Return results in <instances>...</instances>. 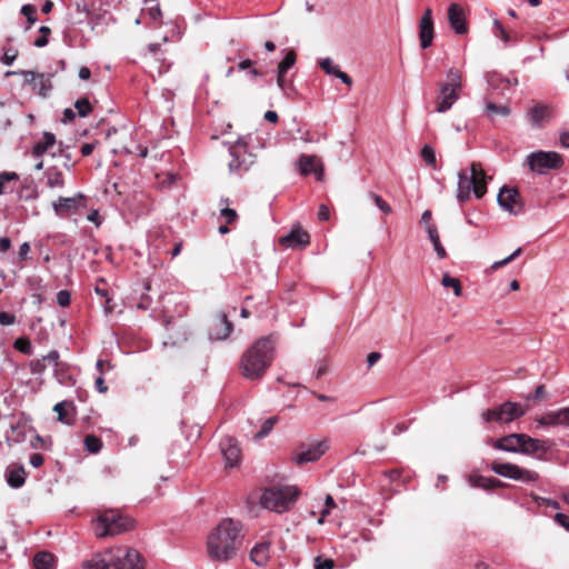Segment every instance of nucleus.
<instances>
[{
  "instance_id": "54",
  "label": "nucleus",
  "mask_w": 569,
  "mask_h": 569,
  "mask_svg": "<svg viewBox=\"0 0 569 569\" xmlns=\"http://www.w3.org/2000/svg\"><path fill=\"white\" fill-rule=\"evenodd\" d=\"M555 520L557 523H559L561 527H563L567 531H569V516L558 512L555 516Z\"/></svg>"
},
{
  "instance_id": "19",
  "label": "nucleus",
  "mask_w": 569,
  "mask_h": 569,
  "mask_svg": "<svg viewBox=\"0 0 569 569\" xmlns=\"http://www.w3.org/2000/svg\"><path fill=\"white\" fill-rule=\"evenodd\" d=\"M233 329L232 323L229 321L226 313H219L214 326L209 331V337L212 340H224L229 337Z\"/></svg>"
},
{
  "instance_id": "21",
  "label": "nucleus",
  "mask_w": 569,
  "mask_h": 569,
  "mask_svg": "<svg viewBox=\"0 0 569 569\" xmlns=\"http://www.w3.org/2000/svg\"><path fill=\"white\" fill-rule=\"evenodd\" d=\"M299 171L302 176L315 173L317 180H321L323 176L322 166L317 162L315 156L302 154L298 160Z\"/></svg>"
},
{
  "instance_id": "48",
  "label": "nucleus",
  "mask_w": 569,
  "mask_h": 569,
  "mask_svg": "<svg viewBox=\"0 0 569 569\" xmlns=\"http://www.w3.org/2000/svg\"><path fill=\"white\" fill-rule=\"evenodd\" d=\"M14 348L17 350L21 351L22 353H26V355L31 353V342L28 339H23V338L17 339L14 341Z\"/></svg>"
},
{
  "instance_id": "59",
  "label": "nucleus",
  "mask_w": 569,
  "mask_h": 569,
  "mask_svg": "<svg viewBox=\"0 0 569 569\" xmlns=\"http://www.w3.org/2000/svg\"><path fill=\"white\" fill-rule=\"evenodd\" d=\"M94 386H96V389L100 392V393H104L107 392L108 390V387L104 382V379L102 378V376L100 375L96 381H94Z\"/></svg>"
},
{
  "instance_id": "53",
  "label": "nucleus",
  "mask_w": 569,
  "mask_h": 569,
  "mask_svg": "<svg viewBox=\"0 0 569 569\" xmlns=\"http://www.w3.org/2000/svg\"><path fill=\"white\" fill-rule=\"evenodd\" d=\"M560 426L569 427V407L558 410Z\"/></svg>"
},
{
  "instance_id": "27",
  "label": "nucleus",
  "mask_w": 569,
  "mask_h": 569,
  "mask_svg": "<svg viewBox=\"0 0 569 569\" xmlns=\"http://www.w3.org/2000/svg\"><path fill=\"white\" fill-rule=\"evenodd\" d=\"M530 123L536 128H541L543 122L549 117V111L546 106L536 104L528 112Z\"/></svg>"
},
{
  "instance_id": "15",
  "label": "nucleus",
  "mask_w": 569,
  "mask_h": 569,
  "mask_svg": "<svg viewBox=\"0 0 569 569\" xmlns=\"http://www.w3.org/2000/svg\"><path fill=\"white\" fill-rule=\"evenodd\" d=\"M435 38L432 10L427 8L419 22V40L422 49L431 47Z\"/></svg>"
},
{
  "instance_id": "10",
  "label": "nucleus",
  "mask_w": 569,
  "mask_h": 569,
  "mask_svg": "<svg viewBox=\"0 0 569 569\" xmlns=\"http://www.w3.org/2000/svg\"><path fill=\"white\" fill-rule=\"evenodd\" d=\"M20 74L23 77V84L30 86L31 90L40 97L47 98L52 90L51 79L53 73H38L30 70L8 71L6 76Z\"/></svg>"
},
{
  "instance_id": "13",
  "label": "nucleus",
  "mask_w": 569,
  "mask_h": 569,
  "mask_svg": "<svg viewBox=\"0 0 569 569\" xmlns=\"http://www.w3.org/2000/svg\"><path fill=\"white\" fill-rule=\"evenodd\" d=\"M328 443L325 440L316 441L310 445H301L292 457L297 465L315 462L328 450Z\"/></svg>"
},
{
  "instance_id": "7",
  "label": "nucleus",
  "mask_w": 569,
  "mask_h": 569,
  "mask_svg": "<svg viewBox=\"0 0 569 569\" xmlns=\"http://www.w3.org/2000/svg\"><path fill=\"white\" fill-rule=\"evenodd\" d=\"M447 80L439 83V97L436 111L445 113L459 100L462 89V74L457 68L447 71Z\"/></svg>"
},
{
  "instance_id": "57",
  "label": "nucleus",
  "mask_w": 569,
  "mask_h": 569,
  "mask_svg": "<svg viewBox=\"0 0 569 569\" xmlns=\"http://www.w3.org/2000/svg\"><path fill=\"white\" fill-rule=\"evenodd\" d=\"M330 217V212H329V209L326 204H321L319 207V211H318V219L320 221H327Z\"/></svg>"
},
{
  "instance_id": "32",
  "label": "nucleus",
  "mask_w": 569,
  "mask_h": 569,
  "mask_svg": "<svg viewBox=\"0 0 569 569\" xmlns=\"http://www.w3.org/2000/svg\"><path fill=\"white\" fill-rule=\"evenodd\" d=\"M67 408L73 409V402L67 400L58 402L54 405L53 411L58 413V420L60 422L71 426L74 421L67 417Z\"/></svg>"
},
{
  "instance_id": "17",
  "label": "nucleus",
  "mask_w": 569,
  "mask_h": 569,
  "mask_svg": "<svg viewBox=\"0 0 569 569\" xmlns=\"http://www.w3.org/2000/svg\"><path fill=\"white\" fill-rule=\"evenodd\" d=\"M448 22L450 28L457 34H465L468 32V24L466 21V12L458 3H451L448 8Z\"/></svg>"
},
{
  "instance_id": "60",
  "label": "nucleus",
  "mask_w": 569,
  "mask_h": 569,
  "mask_svg": "<svg viewBox=\"0 0 569 569\" xmlns=\"http://www.w3.org/2000/svg\"><path fill=\"white\" fill-rule=\"evenodd\" d=\"M18 179H19V176L16 172L4 171V172L0 173V180H2L4 183L12 181V180H18Z\"/></svg>"
},
{
  "instance_id": "42",
  "label": "nucleus",
  "mask_w": 569,
  "mask_h": 569,
  "mask_svg": "<svg viewBox=\"0 0 569 569\" xmlns=\"http://www.w3.org/2000/svg\"><path fill=\"white\" fill-rule=\"evenodd\" d=\"M468 482L473 488H481L488 490L489 478L480 475H471L468 478Z\"/></svg>"
},
{
  "instance_id": "12",
  "label": "nucleus",
  "mask_w": 569,
  "mask_h": 569,
  "mask_svg": "<svg viewBox=\"0 0 569 569\" xmlns=\"http://www.w3.org/2000/svg\"><path fill=\"white\" fill-rule=\"evenodd\" d=\"M231 160L228 163L230 173L238 176L247 172L254 163V156L248 151L247 146L240 141L230 148Z\"/></svg>"
},
{
  "instance_id": "35",
  "label": "nucleus",
  "mask_w": 569,
  "mask_h": 569,
  "mask_svg": "<svg viewBox=\"0 0 569 569\" xmlns=\"http://www.w3.org/2000/svg\"><path fill=\"white\" fill-rule=\"evenodd\" d=\"M486 111L488 113V116L490 117H493L496 114H500L502 117H507L510 114V108L506 104L503 106H498L496 103H492V102H488L486 104Z\"/></svg>"
},
{
  "instance_id": "29",
  "label": "nucleus",
  "mask_w": 569,
  "mask_h": 569,
  "mask_svg": "<svg viewBox=\"0 0 569 569\" xmlns=\"http://www.w3.org/2000/svg\"><path fill=\"white\" fill-rule=\"evenodd\" d=\"M427 233L428 237L433 246V249L438 256L439 259H445L447 257L446 249L441 244L440 237L437 230L436 224H428L427 226Z\"/></svg>"
},
{
  "instance_id": "11",
  "label": "nucleus",
  "mask_w": 569,
  "mask_h": 569,
  "mask_svg": "<svg viewBox=\"0 0 569 569\" xmlns=\"http://www.w3.org/2000/svg\"><path fill=\"white\" fill-rule=\"evenodd\" d=\"M490 469L505 478L526 483L537 482L539 473L509 462H492Z\"/></svg>"
},
{
  "instance_id": "40",
  "label": "nucleus",
  "mask_w": 569,
  "mask_h": 569,
  "mask_svg": "<svg viewBox=\"0 0 569 569\" xmlns=\"http://www.w3.org/2000/svg\"><path fill=\"white\" fill-rule=\"evenodd\" d=\"M421 158L426 162V164L436 168V153L432 147L426 144L421 149Z\"/></svg>"
},
{
  "instance_id": "39",
  "label": "nucleus",
  "mask_w": 569,
  "mask_h": 569,
  "mask_svg": "<svg viewBox=\"0 0 569 569\" xmlns=\"http://www.w3.org/2000/svg\"><path fill=\"white\" fill-rule=\"evenodd\" d=\"M20 12L27 18L28 27L26 30H28L37 21V9L32 4H23Z\"/></svg>"
},
{
  "instance_id": "8",
  "label": "nucleus",
  "mask_w": 569,
  "mask_h": 569,
  "mask_svg": "<svg viewBox=\"0 0 569 569\" xmlns=\"http://www.w3.org/2000/svg\"><path fill=\"white\" fill-rule=\"evenodd\" d=\"M526 163L532 172L547 174L551 170L560 169L565 162L556 151H536L527 156Z\"/></svg>"
},
{
  "instance_id": "52",
  "label": "nucleus",
  "mask_w": 569,
  "mask_h": 569,
  "mask_svg": "<svg viewBox=\"0 0 569 569\" xmlns=\"http://www.w3.org/2000/svg\"><path fill=\"white\" fill-rule=\"evenodd\" d=\"M16 322V317L9 312L1 311L0 312V325L1 326H10Z\"/></svg>"
},
{
  "instance_id": "58",
  "label": "nucleus",
  "mask_w": 569,
  "mask_h": 569,
  "mask_svg": "<svg viewBox=\"0 0 569 569\" xmlns=\"http://www.w3.org/2000/svg\"><path fill=\"white\" fill-rule=\"evenodd\" d=\"M380 359H381V353L380 352H371V353H369L368 357H367L368 368H371L372 366H375Z\"/></svg>"
},
{
  "instance_id": "55",
  "label": "nucleus",
  "mask_w": 569,
  "mask_h": 569,
  "mask_svg": "<svg viewBox=\"0 0 569 569\" xmlns=\"http://www.w3.org/2000/svg\"><path fill=\"white\" fill-rule=\"evenodd\" d=\"M43 456L41 453H32L30 457V465L33 468H39L43 465Z\"/></svg>"
},
{
  "instance_id": "33",
  "label": "nucleus",
  "mask_w": 569,
  "mask_h": 569,
  "mask_svg": "<svg viewBox=\"0 0 569 569\" xmlns=\"http://www.w3.org/2000/svg\"><path fill=\"white\" fill-rule=\"evenodd\" d=\"M441 284L446 288H451L456 297L462 295V287L459 279L451 277L449 273L442 276Z\"/></svg>"
},
{
  "instance_id": "62",
  "label": "nucleus",
  "mask_w": 569,
  "mask_h": 569,
  "mask_svg": "<svg viewBox=\"0 0 569 569\" xmlns=\"http://www.w3.org/2000/svg\"><path fill=\"white\" fill-rule=\"evenodd\" d=\"M96 144L97 143H84L82 147H81V153L83 157H88L90 156L94 148H96Z\"/></svg>"
},
{
  "instance_id": "9",
  "label": "nucleus",
  "mask_w": 569,
  "mask_h": 569,
  "mask_svg": "<svg viewBox=\"0 0 569 569\" xmlns=\"http://www.w3.org/2000/svg\"><path fill=\"white\" fill-rule=\"evenodd\" d=\"M526 411L522 407L512 401H506L492 409H488L481 413V418L485 422H498L508 423L517 418L522 417Z\"/></svg>"
},
{
  "instance_id": "23",
  "label": "nucleus",
  "mask_w": 569,
  "mask_h": 569,
  "mask_svg": "<svg viewBox=\"0 0 569 569\" xmlns=\"http://www.w3.org/2000/svg\"><path fill=\"white\" fill-rule=\"evenodd\" d=\"M270 559V542L262 541L257 543L250 551V560L259 566L263 567Z\"/></svg>"
},
{
  "instance_id": "16",
  "label": "nucleus",
  "mask_w": 569,
  "mask_h": 569,
  "mask_svg": "<svg viewBox=\"0 0 569 569\" xmlns=\"http://www.w3.org/2000/svg\"><path fill=\"white\" fill-rule=\"evenodd\" d=\"M220 450L224 459L226 468H234L241 459V450L237 441L231 437H226L220 441Z\"/></svg>"
},
{
  "instance_id": "24",
  "label": "nucleus",
  "mask_w": 569,
  "mask_h": 569,
  "mask_svg": "<svg viewBox=\"0 0 569 569\" xmlns=\"http://www.w3.org/2000/svg\"><path fill=\"white\" fill-rule=\"evenodd\" d=\"M83 196L81 193L78 197H59V199L53 202V210L58 216H63L66 213H71L78 208V200L82 199Z\"/></svg>"
},
{
  "instance_id": "64",
  "label": "nucleus",
  "mask_w": 569,
  "mask_h": 569,
  "mask_svg": "<svg viewBox=\"0 0 569 569\" xmlns=\"http://www.w3.org/2000/svg\"><path fill=\"white\" fill-rule=\"evenodd\" d=\"M11 248V240L8 237L0 238V251L7 252Z\"/></svg>"
},
{
  "instance_id": "61",
  "label": "nucleus",
  "mask_w": 569,
  "mask_h": 569,
  "mask_svg": "<svg viewBox=\"0 0 569 569\" xmlns=\"http://www.w3.org/2000/svg\"><path fill=\"white\" fill-rule=\"evenodd\" d=\"M74 118H76V112L72 109H70V108L64 109L63 118H62V121L64 123L72 121Z\"/></svg>"
},
{
  "instance_id": "31",
  "label": "nucleus",
  "mask_w": 569,
  "mask_h": 569,
  "mask_svg": "<svg viewBox=\"0 0 569 569\" xmlns=\"http://www.w3.org/2000/svg\"><path fill=\"white\" fill-rule=\"evenodd\" d=\"M44 176L47 178V184L49 188L54 189V188L63 187V184H64L63 174L58 168H56V167L48 168L44 172Z\"/></svg>"
},
{
  "instance_id": "2",
  "label": "nucleus",
  "mask_w": 569,
  "mask_h": 569,
  "mask_svg": "<svg viewBox=\"0 0 569 569\" xmlns=\"http://www.w3.org/2000/svg\"><path fill=\"white\" fill-rule=\"evenodd\" d=\"M83 569H146V559L134 548L118 546L94 555Z\"/></svg>"
},
{
  "instance_id": "49",
  "label": "nucleus",
  "mask_w": 569,
  "mask_h": 569,
  "mask_svg": "<svg viewBox=\"0 0 569 569\" xmlns=\"http://www.w3.org/2000/svg\"><path fill=\"white\" fill-rule=\"evenodd\" d=\"M220 216L226 220V223H233L238 218L237 211L230 208H222Z\"/></svg>"
},
{
  "instance_id": "5",
  "label": "nucleus",
  "mask_w": 569,
  "mask_h": 569,
  "mask_svg": "<svg viewBox=\"0 0 569 569\" xmlns=\"http://www.w3.org/2000/svg\"><path fill=\"white\" fill-rule=\"evenodd\" d=\"M133 526L132 519L122 516L118 511L107 510L100 513L93 521L92 528L98 538L113 537L129 531Z\"/></svg>"
},
{
  "instance_id": "22",
  "label": "nucleus",
  "mask_w": 569,
  "mask_h": 569,
  "mask_svg": "<svg viewBox=\"0 0 569 569\" xmlns=\"http://www.w3.org/2000/svg\"><path fill=\"white\" fill-rule=\"evenodd\" d=\"M296 63V53L290 50L286 53L284 58L280 61L277 68V84L286 93L284 74Z\"/></svg>"
},
{
  "instance_id": "63",
  "label": "nucleus",
  "mask_w": 569,
  "mask_h": 569,
  "mask_svg": "<svg viewBox=\"0 0 569 569\" xmlns=\"http://www.w3.org/2000/svg\"><path fill=\"white\" fill-rule=\"evenodd\" d=\"M545 397V386L540 385L536 388L533 395L529 399L540 400Z\"/></svg>"
},
{
  "instance_id": "3",
  "label": "nucleus",
  "mask_w": 569,
  "mask_h": 569,
  "mask_svg": "<svg viewBox=\"0 0 569 569\" xmlns=\"http://www.w3.org/2000/svg\"><path fill=\"white\" fill-rule=\"evenodd\" d=\"M274 345L276 342L271 337H264L258 339L243 352L240 359V370L246 379L258 380L262 378L273 361Z\"/></svg>"
},
{
  "instance_id": "34",
  "label": "nucleus",
  "mask_w": 569,
  "mask_h": 569,
  "mask_svg": "<svg viewBox=\"0 0 569 569\" xmlns=\"http://www.w3.org/2000/svg\"><path fill=\"white\" fill-rule=\"evenodd\" d=\"M83 442L86 449L91 453H97L102 448V441L94 435H87Z\"/></svg>"
},
{
  "instance_id": "43",
  "label": "nucleus",
  "mask_w": 569,
  "mask_h": 569,
  "mask_svg": "<svg viewBox=\"0 0 569 569\" xmlns=\"http://www.w3.org/2000/svg\"><path fill=\"white\" fill-rule=\"evenodd\" d=\"M40 37H38L33 44L38 48H43L48 44L49 39L48 36L51 33V29L47 26H41L39 29Z\"/></svg>"
},
{
  "instance_id": "45",
  "label": "nucleus",
  "mask_w": 569,
  "mask_h": 569,
  "mask_svg": "<svg viewBox=\"0 0 569 569\" xmlns=\"http://www.w3.org/2000/svg\"><path fill=\"white\" fill-rule=\"evenodd\" d=\"M18 57V50L14 48L4 49L3 54L0 57V61L6 66H11Z\"/></svg>"
},
{
  "instance_id": "30",
  "label": "nucleus",
  "mask_w": 569,
  "mask_h": 569,
  "mask_svg": "<svg viewBox=\"0 0 569 569\" xmlns=\"http://www.w3.org/2000/svg\"><path fill=\"white\" fill-rule=\"evenodd\" d=\"M32 562L34 569H54V556L50 552L36 553Z\"/></svg>"
},
{
  "instance_id": "26",
  "label": "nucleus",
  "mask_w": 569,
  "mask_h": 569,
  "mask_svg": "<svg viewBox=\"0 0 569 569\" xmlns=\"http://www.w3.org/2000/svg\"><path fill=\"white\" fill-rule=\"evenodd\" d=\"M6 479L11 488H20L26 482V470L23 466H11L6 471Z\"/></svg>"
},
{
  "instance_id": "4",
  "label": "nucleus",
  "mask_w": 569,
  "mask_h": 569,
  "mask_svg": "<svg viewBox=\"0 0 569 569\" xmlns=\"http://www.w3.org/2000/svg\"><path fill=\"white\" fill-rule=\"evenodd\" d=\"M471 192L480 199L487 192V176L480 163L472 162L470 172L460 170L458 172V192L457 199L463 203L470 199Z\"/></svg>"
},
{
  "instance_id": "38",
  "label": "nucleus",
  "mask_w": 569,
  "mask_h": 569,
  "mask_svg": "<svg viewBox=\"0 0 569 569\" xmlns=\"http://www.w3.org/2000/svg\"><path fill=\"white\" fill-rule=\"evenodd\" d=\"M277 421H278L277 417L268 418L262 423L260 430L256 433L254 438L256 439H262V438L267 437L270 433V431L272 430V428L274 427V425L277 423Z\"/></svg>"
},
{
  "instance_id": "28",
  "label": "nucleus",
  "mask_w": 569,
  "mask_h": 569,
  "mask_svg": "<svg viewBox=\"0 0 569 569\" xmlns=\"http://www.w3.org/2000/svg\"><path fill=\"white\" fill-rule=\"evenodd\" d=\"M539 451H546L545 442L538 439H533L523 433L521 440L520 452L526 455H532Z\"/></svg>"
},
{
  "instance_id": "50",
  "label": "nucleus",
  "mask_w": 569,
  "mask_h": 569,
  "mask_svg": "<svg viewBox=\"0 0 569 569\" xmlns=\"http://www.w3.org/2000/svg\"><path fill=\"white\" fill-rule=\"evenodd\" d=\"M326 508L321 512V518L319 519V522L322 523V519L329 515L330 509L336 507L335 500L330 495H327L326 500Z\"/></svg>"
},
{
  "instance_id": "36",
  "label": "nucleus",
  "mask_w": 569,
  "mask_h": 569,
  "mask_svg": "<svg viewBox=\"0 0 569 569\" xmlns=\"http://www.w3.org/2000/svg\"><path fill=\"white\" fill-rule=\"evenodd\" d=\"M536 421L539 426H560L558 410L547 412Z\"/></svg>"
},
{
  "instance_id": "14",
  "label": "nucleus",
  "mask_w": 569,
  "mask_h": 569,
  "mask_svg": "<svg viewBox=\"0 0 569 569\" xmlns=\"http://www.w3.org/2000/svg\"><path fill=\"white\" fill-rule=\"evenodd\" d=\"M498 204L511 214H518L521 210L520 194L517 189L502 187L497 197Z\"/></svg>"
},
{
  "instance_id": "56",
  "label": "nucleus",
  "mask_w": 569,
  "mask_h": 569,
  "mask_svg": "<svg viewBox=\"0 0 569 569\" xmlns=\"http://www.w3.org/2000/svg\"><path fill=\"white\" fill-rule=\"evenodd\" d=\"M333 76L339 78L345 84H347L349 87L352 86V79L346 72L341 71L340 69H338Z\"/></svg>"
},
{
  "instance_id": "47",
  "label": "nucleus",
  "mask_w": 569,
  "mask_h": 569,
  "mask_svg": "<svg viewBox=\"0 0 569 569\" xmlns=\"http://www.w3.org/2000/svg\"><path fill=\"white\" fill-rule=\"evenodd\" d=\"M70 302H71V295L68 290H60L57 293V303L60 307L66 308L70 305Z\"/></svg>"
},
{
  "instance_id": "25",
  "label": "nucleus",
  "mask_w": 569,
  "mask_h": 569,
  "mask_svg": "<svg viewBox=\"0 0 569 569\" xmlns=\"http://www.w3.org/2000/svg\"><path fill=\"white\" fill-rule=\"evenodd\" d=\"M56 136L52 132H43L42 138L34 142L32 147V156L34 158H41L46 152L49 151L56 144Z\"/></svg>"
},
{
  "instance_id": "37",
  "label": "nucleus",
  "mask_w": 569,
  "mask_h": 569,
  "mask_svg": "<svg viewBox=\"0 0 569 569\" xmlns=\"http://www.w3.org/2000/svg\"><path fill=\"white\" fill-rule=\"evenodd\" d=\"M74 108L80 117L84 118L92 111V106L88 98H80L74 102Z\"/></svg>"
},
{
  "instance_id": "1",
  "label": "nucleus",
  "mask_w": 569,
  "mask_h": 569,
  "mask_svg": "<svg viewBox=\"0 0 569 569\" xmlns=\"http://www.w3.org/2000/svg\"><path fill=\"white\" fill-rule=\"evenodd\" d=\"M243 541L242 523L223 518L212 528L207 538V552L212 561L228 562L236 558Z\"/></svg>"
},
{
  "instance_id": "44",
  "label": "nucleus",
  "mask_w": 569,
  "mask_h": 569,
  "mask_svg": "<svg viewBox=\"0 0 569 569\" xmlns=\"http://www.w3.org/2000/svg\"><path fill=\"white\" fill-rule=\"evenodd\" d=\"M319 63V67L327 73V74H330V76H333L336 73V71L339 69L337 66L333 64V61L331 58L327 57V58H322L318 61Z\"/></svg>"
},
{
  "instance_id": "46",
  "label": "nucleus",
  "mask_w": 569,
  "mask_h": 569,
  "mask_svg": "<svg viewBox=\"0 0 569 569\" xmlns=\"http://www.w3.org/2000/svg\"><path fill=\"white\" fill-rule=\"evenodd\" d=\"M335 567V561L329 558H323L318 556L315 558V569H332Z\"/></svg>"
},
{
  "instance_id": "6",
  "label": "nucleus",
  "mask_w": 569,
  "mask_h": 569,
  "mask_svg": "<svg viewBox=\"0 0 569 569\" xmlns=\"http://www.w3.org/2000/svg\"><path fill=\"white\" fill-rule=\"evenodd\" d=\"M299 493L295 486H273L263 491L260 502L263 508L282 513L290 509Z\"/></svg>"
},
{
  "instance_id": "51",
  "label": "nucleus",
  "mask_w": 569,
  "mask_h": 569,
  "mask_svg": "<svg viewBox=\"0 0 569 569\" xmlns=\"http://www.w3.org/2000/svg\"><path fill=\"white\" fill-rule=\"evenodd\" d=\"M495 27L498 29V31H499L498 36L501 38V40L506 44L510 43L511 42L510 34L506 31V29L501 26V23L498 20L495 21Z\"/></svg>"
},
{
  "instance_id": "18",
  "label": "nucleus",
  "mask_w": 569,
  "mask_h": 569,
  "mask_svg": "<svg viewBox=\"0 0 569 569\" xmlns=\"http://www.w3.org/2000/svg\"><path fill=\"white\" fill-rule=\"evenodd\" d=\"M281 246L286 248H305L310 242V236L301 228H293L289 233L279 239Z\"/></svg>"
},
{
  "instance_id": "20",
  "label": "nucleus",
  "mask_w": 569,
  "mask_h": 569,
  "mask_svg": "<svg viewBox=\"0 0 569 569\" xmlns=\"http://www.w3.org/2000/svg\"><path fill=\"white\" fill-rule=\"evenodd\" d=\"M523 439V433H511L505 437L497 439L493 442V448L506 451V452H520L521 440Z\"/></svg>"
},
{
  "instance_id": "41",
  "label": "nucleus",
  "mask_w": 569,
  "mask_h": 569,
  "mask_svg": "<svg viewBox=\"0 0 569 569\" xmlns=\"http://www.w3.org/2000/svg\"><path fill=\"white\" fill-rule=\"evenodd\" d=\"M368 196L383 213L389 214L392 212L390 204L387 203L379 194L369 192Z\"/></svg>"
}]
</instances>
